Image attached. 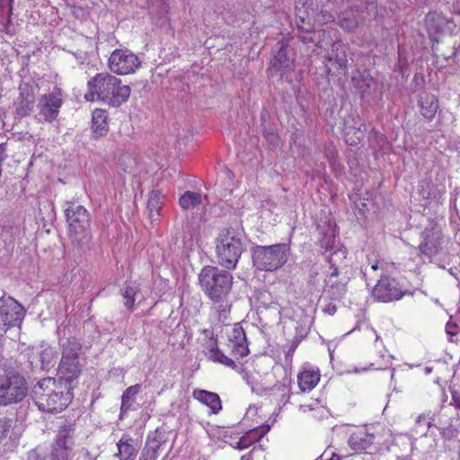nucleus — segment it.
<instances>
[{"label": "nucleus", "instance_id": "nucleus-1", "mask_svg": "<svg viewBox=\"0 0 460 460\" xmlns=\"http://www.w3.org/2000/svg\"><path fill=\"white\" fill-rule=\"evenodd\" d=\"M72 382L48 377L33 388V399L39 410L47 412L61 411L72 400Z\"/></svg>", "mask_w": 460, "mask_h": 460}, {"label": "nucleus", "instance_id": "nucleus-2", "mask_svg": "<svg viewBox=\"0 0 460 460\" xmlns=\"http://www.w3.org/2000/svg\"><path fill=\"white\" fill-rule=\"evenodd\" d=\"M88 93L86 101H102L112 107H118L126 102L131 90L128 85L121 84L120 79L109 73H99L87 83Z\"/></svg>", "mask_w": 460, "mask_h": 460}, {"label": "nucleus", "instance_id": "nucleus-3", "mask_svg": "<svg viewBox=\"0 0 460 460\" xmlns=\"http://www.w3.org/2000/svg\"><path fill=\"white\" fill-rule=\"evenodd\" d=\"M244 234L241 229L225 228L217 238V254L219 263L228 269L235 268L245 247Z\"/></svg>", "mask_w": 460, "mask_h": 460}, {"label": "nucleus", "instance_id": "nucleus-4", "mask_svg": "<svg viewBox=\"0 0 460 460\" xmlns=\"http://www.w3.org/2000/svg\"><path fill=\"white\" fill-rule=\"evenodd\" d=\"M199 285L209 299L228 296L233 285V276L217 267L206 266L199 275Z\"/></svg>", "mask_w": 460, "mask_h": 460}, {"label": "nucleus", "instance_id": "nucleus-5", "mask_svg": "<svg viewBox=\"0 0 460 460\" xmlns=\"http://www.w3.org/2000/svg\"><path fill=\"white\" fill-rule=\"evenodd\" d=\"M253 265L260 270L274 271L284 266L289 257V247L286 243L269 246L258 245L252 249Z\"/></svg>", "mask_w": 460, "mask_h": 460}, {"label": "nucleus", "instance_id": "nucleus-6", "mask_svg": "<svg viewBox=\"0 0 460 460\" xmlns=\"http://www.w3.org/2000/svg\"><path fill=\"white\" fill-rule=\"evenodd\" d=\"M25 379L12 369L0 371V406L21 402L27 395Z\"/></svg>", "mask_w": 460, "mask_h": 460}, {"label": "nucleus", "instance_id": "nucleus-7", "mask_svg": "<svg viewBox=\"0 0 460 460\" xmlns=\"http://www.w3.org/2000/svg\"><path fill=\"white\" fill-rule=\"evenodd\" d=\"M68 230L73 242L84 245L92 239L88 211L81 205L70 203L65 210Z\"/></svg>", "mask_w": 460, "mask_h": 460}, {"label": "nucleus", "instance_id": "nucleus-8", "mask_svg": "<svg viewBox=\"0 0 460 460\" xmlns=\"http://www.w3.org/2000/svg\"><path fill=\"white\" fill-rule=\"evenodd\" d=\"M62 357L58 367L59 378L66 382L77 379L82 365L79 357L82 351L80 342L74 337L67 338L61 343Z\"/></svg>", "mask_w": 460, "mask_h": 460}, {"label": "nucleus", "instance_id": "nucleus-9", "mask_svg": "<svg viewBox=\"0 0 460 460\" xmlns=\"http://www.w3.org/2000/svg\"><path fill=\"white\" fill-rule=\"evenodd\" d=\"M63 101V92L58 87L49 93L40 95L37 103L38 119L46 122L54 121L59 114Z\"/></svg>", "mask_w": 460, "mask_h": 460}, {"label": "nucleus", "instance_id": "nucleus-10", "mask_svg": "<svg viewBox=\"0 0 460 460\" xmlns=\"http://www.w3.org/2000/svg\"><path fill=\"white\" fill-rule=\"evenodd\" d=\"M140 65L139 58L127 49H115L109 58V67L111 71L117 75L133 74Z\"/></svg>", "mask_w": 460, "mask_h": 460}, {"label": "nucleus", "instance_id": "nucleus-11", "mask_svg": "<svg viewBox=\"0 0 460 460\" xmlns=\"http://www.w3.org/2000/svg\"><path fill=\"white\" fill-rule=\"evenodd\" d=\"M24 309L11 296L0 298V329L4 332L14 326H20L23 320Z\"/></svg>", "mask_w": 460, "mask_h": 460}, {"label": "nucleus", "instance_id": "nucleus-12", "mask_svg": "<svg viewBox=\"0 0 460 460\" xmlns=\"http://www.w3.org/2000/svg\"><path fill=\"white\" fill-rule=\"evenodd\" d=\"M75 447V430L70 427L60 429L56 436L51 460H71Z\"/></svg>", "mask_w": 460, "mask_h": 460}, {"label": "nucleus", "instance_id": "nucleus-13", "mask_svg": "<svg viewBox=\"0 0 460 460\" xmlns=\"http://www.w3.org/2000/svg\"><path fill=\"white\" fill-rule=\"evenodd\" d=\"M407 292L403 291L397 280L383 275L373 288V297L384 303L401 299Z\"/></svg>", "mask_w": 460, "mask_h": 460}, {"label": "nucleus", "instance_id": "nucleus-14", "mask_svg": "<svg viewBox=\"0 0 460 460\" xmlns=\"http://www.w3.org/2000/svg\"><path fill=\"white\" fill-rule=\"evenodd\" d=\"M443 243L441 228L435 225L432 227L425 228L419 248L422 254L430 258L437 255L442 250Z\"/></svg>", "mask_w": 460, "mask_h": 460}, {"label": "nucleus", "instance_id": "nucleus-15", "mask_svg": "<svg viewBox=\"0 0 460 460\" xmlns=\"http://www.w3.org/2000/svg\"><path fill=\"white\" fill-rule=\"evenodd\" d=\"M20 94L16 102V112L22 117L28 116L35 107V96L38 93L37 84L22 82L19 86Z\"/></svg>", "mask_w": 460, "mask_h": 460}, {"label": "nucleus", "instance_id": "nucleus-16", "mask_svg": "<svg viewBox=\"0 0 460 460\" xmlns=\"http://www.w3.org/2000/svg\"><path fill=\"white\" fill-rule=\"evenodd\" d=\"M419 192L423 199L438 202L447 192L445 173H438L434 180L421 181Z\"/></svg>", "mask_w": 460, "mask_h": 460}, {"label": "nucleus", "instance_id": "nucleus-17", "mask_svg": "<svg viewBox=\"0 0 460 460\" xmlns=\"http://www.w3.org/2000/svg\"><path fill=\"white\" fill-rule=\"evenodd\" d=\"M228 346L235 358H243L249 354L247 339L243 329L239 324H234L226 330Z\"/></svg>", "mask_w": 460, "mask_h": 460}, {"label": "nucleus", "instance_id": "nucleus-18", "mask_svg": "<svg viewBox=\"0 0 460 460\" xmlns=\"http://www.w3.org/2000/svg\"><path fill=\"white\" fill-rule=\"evenodd\" d=\"M332 53L326 57V68L335 75H342L347 70V47L343 44H334Z\"/></svg>", "mask_w": 460, "mask_h": 460}, {"label": "nucleus", "instance_id": "nucleus-19", "mask_svg": "<svg viewBox=\"0 0 460 460\" xmlns=\"http://www.w3.org/2000/svg\"><path fill=\"white\" fill-rule=\"evenodd\" d=\"M339 270L337 267L332 268V271L325 279V289L324 292L332 300L341 299L347 291V282L339 280L338 278Z\"/></svg>", "mask_w": 460, "mask_h": 460}, {"label": "nucleus", "instance_id": "nucleus-20", "mask_svg": "<svg viewBox=\"0 0 460 460\" xmlns=\"http://www.w3.org/2000/svg\"><path fill=\"white\" fill-rule=\"evenodd\" d=\"M351 82L353 86L358 90L363 98L373 94L371 89L373 87L375 90V82L369 71L357 70L351 77Z\"/></svg>", "mask_w": 460, "mask_h": 460}, {"label": "nucleus", "instance_id": "nucleus-21", "mask_svg": "<svg viewBox=\"0 0 460 460\" xmlns=\"http://www.w3.org/2000/svg\"><path fill=\"white\" fill-rule=\"evenodd\" d=\"M363 124L358 119L354 121V119L348 118L345 119L343 133L344 138L348 145L356 146L364 137L365 128H362Z\"/></svg>", "mask_w": 460, "mask_h": 460}, {"label": "nucleus", "instance_id": "nucleus-22", "mask_svg": "<svg viewBox=\"0 0 460 460\" xmlns=\"http://www.w3.org/2000/svg\"><path fill=\"white\" fill-rule=\"evenodd\" d=\"M116 446L117 452L114 454V457L119 460H132L137 456V444L129 435L124 434Z\"/></svg>", "mask_w": 460, "mask_h": 460}, {"label": "nucleus", "instance_id": "nucleus-23", "mask_svg": "<svg viewBox=\"0 0 460 460\" xmlns=\"http://www.w3.org/2000/svg\"><path fill=\"white\" fill-rule=\"evenodd\" d=\"M164 199V195L159 190H153L149 192L147 212L151 223H157L159 221Z\"/></svg>", "mask_w": 460, "mask_h": 460}, {"label": "nucleus", "instance_id": "nucleus-24", "mask_svg": "<svg viewBox=\"0 0 460 460\" xmlns=\"http://www.w3.org/2000/svg\"><path fill=\"white\" fill-rule=\"evenodd\" d=\"M374 435L365 430H358L351 434L349 438V446L355 452H363L368 450L374 443Z\"/></svg>", "mask_w": 460, "mask_h": 460}, {"label": "nucleus", "instance_id": "nucleus-25", "mask_svg": "<svg viewBox=\"0 0 460 460\" xmlns=\"http://www.w3.org/2000/svg\"><path fill=\"white\" fill-rule=\"evenodd\" d=\"M446 18L439 13H429L426 17V26L432 40L438 42L439 36L446 26Z\"/></svg>", "mask_w": 460, "mask_h": 460}, {"label": "nucleus", "instance_id": "nucleus-26", "mask_svg": "<svg viewBox=\"0 0 460 460\" xmlns=\"http://www.w3.org/2000/svg\"><path fill=\"white\" fill-rule=\"evenodd\" d=\"M419 106L421 115L428 120H431L438 109V100L434 94L426 93L420 96Z\"/></svg>", "mask_w": 460, "mask_h": 460}, {"label": "nucleus", "instance_id": "nucleus-27", "mask_svg": "<svg viewBox=\"0 0 460 460\" xmlns=\"http://www.w3.org/2000/svg\"><path fill=\"white\" fill-rule=\"evenodd\" d=\"M299 388L302 392H310L320 381V373L317 369H304L297 376Z\"/></svg>", "mask_w": 460, "mask_h": 460}, {"label": "nucleus", "instance_id": "nucleus-28", "mask_svg": "<svg viewBox=\"0 0 460 460\" xmlns=\"http://www.w3.org/2000/svg\"><path fill=\"white\" fill-rule=\"evenodd\" d=\"M193 397L209 407L213 413H217L222 409L221 400L215 393L197 389L193 391Z\"/></svg>", "mask_w": 460, "mask_h": 460}, {"label": "nucleus", "instance_id": "nucleus-29", "mask_svg": "<svg viewBox=\"0 0 460 460\" xmlns=\"http://www.w3.org/2000/svg\"><path fill=\"white\" fill-rule=\"evenodd\" d=\"M205 198L199 192L187 190L179 198V205L182 210H193L203 204Z\"/></svg>", "mask_w": 460, "mask_h": 460}, {"label": "nucleus", "instance_id": "nucleus-30", "mask_svg": "<svg viewBox=\"0 0 460 460\" xmlns=\"http://www.w3.org/2000/svg\"><path fill=\"white\" fill-rule=\"evenodd\" d=\"M339 24L343 30L353 31L359 24L358 11L349 9L342 12L339 17Z\"/></svg>", "mask_w": 460, "mask_h": 460}, {"label": "nucleus", "instance_id": "nucleus-31", "mask_svg": "<svg viewBox=\"0 0 460 460\" xmlns=\"http://www.w3.org/2000/svg\"><path fill=\"white\" fill-rule=\"evenodd\" d=\"M163 443L148 438L139 456V460H156Z\"/></svg>", "mask_w": 460, "mask_h": 460}, {"label": "nucleus", "instance_id": "nucleus-32", "mask_svg": "<svg viewBox=\"0 0 460 460\" xmlns=\"http://www.w3.org/2000/svg\"><path fill=\"white\" fill-rule=\"evenodd\" d=\"M270 64L276 69H290L293 65V58L288 55V49L282 46Z\"/></svg>", "mask_w": 460, "mask_h": 460}, {"label": "nucleus", "instance_id": "nucleus-33", "mask_svg": "<svg viewBox=\"0 0 460 460\" xmlns=\"http://www.w3.org/2000/svg\"><path fill=\"white\" fill-rule=\"evenodd\" d=\"M93 128L100 136L107 132V112L101 109H96L93 112Z\"/></svg>", "mask_w": 460, "mask_h": 460}, {"label": "nucleus", "instance_id": "nucleus-34", "mask_svg": "<svg viewBox=\"0 0 460 460\" xmlns=\"http://www.w3.org/2000/svg\"><path fill=\"white\" fill-rule=\"evenodd\" d=\"M211 300L213 302V309L217 314V320L224 323L228 319V315L231 310V304L229 303L227 296Z\"/></svg>", "mask_w": 460, "mask_h": 460}, {"label": "nucleus", "instance_id": "nucleus-35", "mask_svg": "<svg viewBox=\"0 0 460 460\" xmlns=\"http://www.w3.org/2000/svg\"><path fill=\"white\" fill-rule=\"evenodd\" d=\"M140 385H135L128 387L121 396V412L128 411L134 402L135 396L138 394Z\"/></svg>", "mask_w": 460, "mask_h": 460}, {"label": "nucleus", "instance_id": "nucleus-36", "mask_svg": "<svg viewBox=\"0 0 460 460\" xmlns=\"http://www.w3.org/2000/svg\"><path fill=\"white\" fill-rule=\"evenodd\" d=\"M139 286L137 283H129L125 287L122 293L124 305L130 311L134 308L135 296L139 293Z\"/></svg>", "mask_w": 460, "mask_h": 460}, {"label": "nucleus", "instance_id": "nucleus-37", "mask_svg": "<svg viewBox=\"0 0 460 460\" xmlns=\"http://www.w3.org/2000/svg\"><path fill=\"white\" fill-rule=\"evenodd\" d=\"M56 354L55 349L50 346H41V349L39 352L41 368L45 369L52 367L55 363Z\"/></svg>", "mask_w": 460, "mask_h": 460}, {"label": "nucleus", "instance_id": "nucleus-38", "mask_svg": "<svg viewBox=\"0 0 460 460\" xmlns=\"http://www.w3.org/2000/svg\"><path fill=\"white\" fill-rule=\"evenodd\" d=\"M209 358L215 362L221 363L226 367L235 368L236 364L234 361L228 357H226L222 351H220L217 348H211L209 350Z\"/></svg>", "mask_w": 460, "mask_h": 460}, {"label": "nucleus", "instance_id": "nucleus-39", "mask_svg": "<svg viewBox=\"0 0 460 460\" xmlns=\"http://www.w3.org/2000/svg\"><path fill=\"white\" fill-rule=\"evenodd\" d=\"M296 20L304 23L306 20L310 19V6L307 4V0H296Z\"/></svg>", "mask_w": 460, "mask_h": 460}, {"label": "nucleus", "instance_id": "nucleus-40", "mask_svg": "<svg viewBox=\"0 0 460 460\" xmlns=\"http://www.w3.org/2000/svg\"><path fill=\"white\" fill-rule=\"evenodd\" d=\"M312 28L313 27H312L310 19L306 20L304 23L297 21V29L303 33V34L299 35V39L304 43H309V42L314 41V39L312 37V33H313ZM314 34H315V32H314Z\"/></svg>", "mask_w": 460, "mask_h": 460}, {"label": "nucleus", "instance_id": "nucleus-41", "mask_svg": "<svg viewBox=\"0 0 460 460\" xmlns=\"http://www.w3.org/2000/svg\"><path fill=\"white\" fill-rule=\"evenodd\" d=\"M435 414L431 411L420 414L416 419V426L419 428L425 427L429 429L432 427Z\"/></svg>", "mask_w": 460, "mask_h": 460}, {"label": "nucleus", "instance_id": "nucleus-42", "mask_svg": "<svg viewBox=\"0 0 460 460\" xmlns=\"http://www.w3.org/2000/svg\"><path fill=\"white\" fill-rule=\"evenodd\" d=\"M13 0H0V18L9 19L13 13Z\"/></svg>", "mask_w": 460, "mask_h": 460}, {"label": "nucleus", "instance_id": "nucleus-43", "mask_svg": "<svg viewBox=\"0 0 460 460\" xmlns=\"http://www.w3.org/2000/svg\"><path fill=\"white\" fill-rule=\"evenodd\" d=\"M252 434H248L247 437H242L239 441L236 444V447L239 449H243L248 447L252 442L257 441L260 437L253 438L252 439H250V436Z\"/></svg>", "mask_w": 460, "mask_h": 460}, {"label": "nucleus", "instance_id": "nucleus-44", "mask_svg": "<svg viewBox=\"0 0 460 460\" xmlns=\"http://www.w3.org/2000/svg\"><path fill=\"white\" fill-rule=\"evenodd\" d=\"M28 460H51V457H45V456H42L39 450L35 449V450H31L29 452L28 454Z\"/></svg>", "mask_w": 460, "mask_h": 460}, {"label": "nucleus", "instance_id": "nucleus-45", "mask_svg": "<svg viewBox=\"0 0 460 460\" xmlns=\"http://www.w3.org/2000/svg\"><path fill=\"white\" fill-rule=\"evenodd\" d=\"M148 2L153 6L157 7L161 12H165L167 10V4L165 0H148Z\"/></svg>", "mask_w": 460, "mask_h": 460}, {"label": "nucleus", "instance_id": "nucleus-46", "mask_svg": "<svg viewBox=\"0 0 460 460\" xmlns=\"http://www.w3.org/2000/svg\"><path fill=\"white\" fill-rule=\"evenodd\" d=\"M9 428L10 426L7 425L5 421L0 420V442L4 438H5Z\"/></svg>", "mask_w": 460, "mask_h": 460}, {"label": "nucleus", "instance_id": "nucleus-47", "mask_svg": "<svg viewBox=\"0 0 460 460\" xmlns=\"http://www.w3.org/2000/svg\"><path fill=\"white\" fill-rule=\"evenodd\" d=\"M323 312L327 314L332 315L336 312V305L332 303H329L324 306Z\"/></svg>", "mask_w": 460, "mask_h": 460}, {"label": "nucleus", "instance_id": "nucleus-48", "mask_svg": "<svg viewBox=\"0 0 460 460\" xmlns=\"http://www.w3.org/2000/svg\"><path fill=\"white\" fill-rule=\"evenodd\" d=\"M318 404V402H314L311 404H302L300 405V411L303 412H307L309 411H313L315 409V406Z\"/></svg>", "mask_w": 460, "mask_h": 460}, {"label": "nucleus", "instance_id": "nucleus-49", "mask_svg": "<svg viewBox=\"0 0 460 460\" xmlns=\"http://www.w3.org/2000/svg\"><path fill=\"white\" fill-rule=\"evenodd\" d=\"M456 326L451 324L450 323H448L447 325H446V332L449 334V335H456V332L454 331V328Z\"/></svg>", "mask_w": 460, "mask_h": 460}, {"label": "nucleus", "instance_id": "nucleus-50", "mask_svg": "<svg viewBox=\"0 0 460 460\" xmlns=\"http://www.w3.org/2000/svg\"><path fill=\"white\" fill-rule=\"evenodd\" d=\"M296 349V346H292V348L286 353V358H290L293 357L294 351Z\"/></svg>", "mask_w": 460, "mask_h": 460}, {"label": "nucleus", "instance_id": "nucleus-51", "mask_svg": "<svg viewBox=\"0 0 460 460\" xmlns=\"http://www.w3.org/2000/svg\"><path fill=\"white\" fill-rule=\"evenodd\" d=\"M379 268L383 269V266H380V263L379 261H374L371 265V270H378Z\"/></svg>", "mask_w": 460, "mask_h": 460}, {"label": "nucleus", "instance_id": "nucleus-52", "mask_svg": "<svg viewBox=\"0 0 460 460\" xmlns=\"http://www.w3.org/2000/svg\"><path fill=\"white\" fill-rule=\"evenodd\" d=\"M327 45H328V43H324L323 40H319L318 41V46L320 48H325V47H327Z\"/></svg>", "mask_w": 460, "mask_h": 460}, {"label": "nucleus", "instance_id": "nucleus-53", "mask_svg": "<svg viewBox=\"0 0 460 460\" xmlns=\"http://www.w3.org/2000/svg\"><path fill=\"white\" fill-rule=\"evenodd\" d=\"M455 402L456 403L457 408L460 410V397H454Z\"/></svg>", "mask_w": 460, "mask_h": 460}, {"label": "nucleus", "instance_id": "nucleus-54", "mask_svg": "<svg viewBox=\"0 0 460 460\" xmlns=\"http://www.w3.org/2000/svg\"><path fill=\"white\" fill-rule=\"evenodd\" d=\"M241 460H252V458L250 455H247V456H243Z\"/></svg>", "mask_w": 460, "mask_h": 460}, {"label": "nucleus", "instance_id": "nucleus-55", "mask_svg": "<svg viewBox=\"0 0 460 460\" xmlns=\"http://www.w3.org/2000/svg\"><path fill=\"white\" fill-rule=\"evenodd\" d=\"M274 387H275V388H278L279 390H280L281 388H283V389H284V385H281V384H277V385H274Z\"/></svg>", "mask_w": 460, "mask_h": 460}, {"label": "nucleus", "instance_id": "nucleus-56", "mask_svg": "<svg viewBox=\"0 0 460 460\" xmlns=\"http://www.w3.org/2000/svg\"><path fill=\"white\" fill-rule=\"evenodd\" d=\"M398 460H410V459L407 457H401V458H398Z\"/></svg>", "mask_w": 460, "mask_h": 460}, {"label": "nucleus", "instance_id": "nucleus-57", "mask_svg": "<svg viewBox=\"0 0 460 460\" xmlns=\"http://www.w3.org/2000/svg\"><path fill=\"white\" fill-rule=\"evenodd\" d=\"M318 34H319V36H320L321 34L324 35V34H325V31H319V32H318Z\"/></svg>", "mask_w": 460, "mask_h": 460}]
</instances>
